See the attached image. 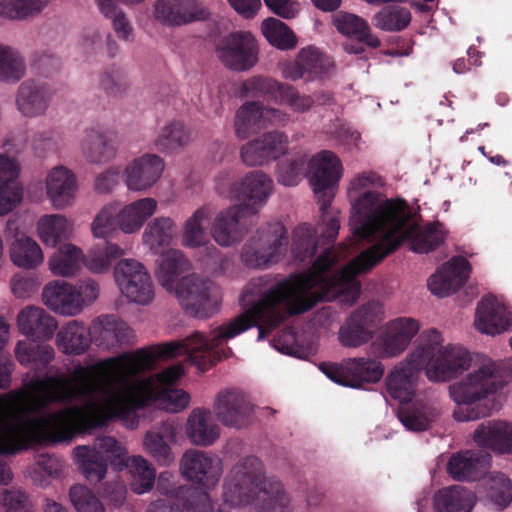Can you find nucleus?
Instances as JSON below:
<instances>
[{
    "label": "nucleus",
    "mask_w": 512,
    "mask_h": 512,
    "mask_svg": "<svg viewBox=\"0 0 512 512\" xmlns=\"http://www.w3.org/2000/svg\"><path fill=\"white\" fill-rule=\"evenodd\" d=\"M165 168L161 157L145 153L131 159L123 169L122 180L128 191L145 192L161 178Z\"/></svg>",
    "instance_id": "nucleus-17"
},
{
    "label": "nucleus",
    "mask_w": 512,
    "mask_h": 512,
    "mask_svg": "<svg viewBox=\"0 0 512 512\" xmlns=\"http://www.w3.org/2000/svg\"><path fill=\"white\" fill-rule=\"evenodd\" d=\"M286 84L265 76H253L243 83V92L249 97H267L278 104Z\"/></svg>",
    "instance_id": "nucleus-50"
},
{
    "label": "nucleus",
    "mask_w": 512,
    "mask_h": 512,
    "mask_svg": "<svg viewBox=\"0 0 512 512\" xmlns=\"http://www.w3.org/2000/svg\"><path fill=\"white\" fill-rule=\"evenodd\" d=\"M289 121L290 115L279 108L266 107L259 102H247L236 112L234 130L239 139H245L262 128L285 125Z\"/></svg>",
    "instance_id": "nucleus-15"
},
{
    "label": "nucleus",
    "mask_w": 512,
    "mask_h": 512,
    "mask_svg": "<svg viewBox=\"0 0 512 512\" xmlns=\"http://www.w3.org/2000/svg\"><path fill=\"white\" fill-rule=\"evenodd\" d=\"M114 279L121 294L130 302L146 305L153 300L154 288L151 277L139 261H118L114 267Z\"/></svg>",
    "instance_id": "nucleus-10"
},
{
    "label": "nucleus",
    "mask_w": 512,
    "mask_h": 512,
    "mask_svg": "<svg viewBox=\"0 0 512 512\" xmlns=\"http://www.w3.org/2000/svg\"><path fill=\"white\" fill-rule=\"evenodd\" d=\"M76 464L90 482L101 481L107 472V462L117 469L128 468L131 489L137 494L149 492L155 482V470L142 456H127V450L110 436L98 438L93 447L78 446L73 450Z\"/></svg>",
    "instance_id": "nucleus-6"
},
{
    "label": "nucleus",
    "mask_w": 512,
    "mask_h": 512,
    "mask_svg": "<svg viewBox=\"0 0 512 512\" xmlns=\"http://www.w3.org/2000/svg\"><path fill=\"white\" fill-rule=\"evenodd\" d=\"M343 165L332 151L324 150L315 154L308 162V178L311 188L323 211V223L319 225L321 239L317 243L331 242L336 239L340 228L339 219L325 213L330 205L339 181L343 176ZM316 241L312 228L307 224L299 225L293 232L292 253L294 258L304 262L315 252Z\"/></svg>",
    "instance_id": "nucleus-3"
},
{
    "label": "nucleus",
    "mask_w": 512,
    "mask_h": 512,
    "mask_svg": "<svg viewBox=\"0 0 512 512\" xmlns=\"http://www.w3.org/2000/svg\"><path fill=\"white\" fill-rule=\"evenodd\" d=\"M420 331V323L410 317H399L385 324L372 344L374 353L381 358L401 355Z\"/></svg>",
    "instance_id": "nucleus-13"
},
{
    "label": "nucleus",
    "mask_w": 512,
    "mask_h": 512,
    "mask_svg": "<svg viewBox=\"0 0 512 512\" xmlns=\"http://www.w3.org/2000/svg\"><path fill=\"white\" fill-rule=\"evenodd\" d=\"M10 243L9 256L16 267L34 270L43 264L45 259L43 249L32 237L24 233L15 234Z\"/></svg>",
    "instance_id": "nucleus-35"
},
{
    "label": "nucleus",
    "mask_w": 512,
    "mask_h": 512,
    "mask_svg": "<svg viewBox=\"0 0 512 512\" xmlns=\"http://www.w3.org/2000/svg\"><path fill=\"white\" fill-rule=\"evenodd\" d=\"M216 53L225 67L242 72L257 64L259 48L251 33L239 31L223 37L217 45Z\"/></svg>",
    "instance_id": "nucleus-12"
},
{
    "label": "nucleus",
    "mask_w": 512,
    "mask_h": 512,
    "mask_svg": "<svg viewBox=\"0 0 512 512\" xmlns=\"http://www.w3.org/2000/svg\"><path fill=\"white\" fill-rule=\"evenodd\" d=\"M487 461L471 451L460 452L451 456L447 464L448 474L458 481H473L480 477Z\"/></svg>",
    "instance_id": "nucleus-39"
},
{
    "label": "nucleus",
    "mask_w": 512,
    "mask_h": 512,
    "mask_svg": "<svg viewBox=\"0 0 512 512\" xmlns=\"http://www.w3.org/2000/svg\"><path fill=\"white\" fill-rule=\"evenodd\" d=\"M190 140V129L181 121H171L160 129L154 146L160 151L167 152L184 147Z\"/></svg>",
    "instance_id": "nucleus-44"
},
{
    "label": "nucleus",
    "mask_w": 512,
    "mask_h": 512,
    "mask_svg": "<svg viewBox=\"0 0 512 512\" xmlns=\"http://www.w3.org/2000/svg\"><path fill=\"white\" fill-rule=\"evenodd\" d=\"M379 312L377 305L362 307L353 313L340 328L339 341L345 347H359L371 336L369 325L374 322Z\"/></svg>",
    "instance_id": "nucleus-30"
},
{
    "label": "nucleus",
    "mask_w": 512,
    "mask_h": 512,
    "mask_svg": "<svg viewBox=\"0 0 512 512\" xmlns=\"http://www.w3.org/2000/svg\"><path fill=\"white\" fill-rule=\"evenodd\" d=\"M145 452L156 459L161 464H169L174 460L172 450L163 435L156 431H149L145 434L143 440Z\"/></svg>",
    "instance_id": "nucleus-55"
},
{
    "label": "nucleus",
    "mask_w": 512,
    "mask_h": 512,
    "mask_svg": "<svg viewBox=\"0 0 512 512\" xmlns=\"http://www.w3.org/2000/svg\"><path fill=\"white\" fill-rule=\"evenodd\" d=\"M287 231L280 222L261 226L245 244L241 260L249 268H267L277 263L287 246Z\"/></svg>",
    "instance_id": "nucleus-8"
},
{
    "label": "nucleus",
    "mask_w": 512,
    "mask_h": 512,
    "mask_svg": "<svg viewBox=\"0 0 512 512\" xmlns=\"http://www.w3.org/2000/svg\"><path fill=\"white\" fill-rule=\"evenodd\" d=\"M474 328L481 334L497 336L512 329V310L507 301L498 295L489 294L477 303Z\"/></svg>",
    "instance_id": "nucleus-14"
},
{
    "label": "nucleus",
    "mask_w": 512,
    "mask_h": 512,
    "mask_svg": "<svg viewBox=\"0 0 512 512\" xmlns=\"http://www.w3.org/2000/svg\"><path fill=\"white\" fill-rule=\"evenodd\" d=\"M21 166L18 160L0 153V216L11 212L23 197V188L18 181Z\"/></svg>",
    "instance_id": "nucleus-24"
},
{
    "label": "nucleus",
    "mask_w": 512,
    "mask_h": 512,
    "mask_svg": "<svg viewBox=\"0 0 512 512\" xmlns=\"http://www.w3.org/2000/svg\"><path fill=\"white\" fill-rule=\"evenodd\" d=\"M241 159L248 166H260L268 163L260 137L246 143L242 147Z\"/></svg>",
    "instance_id": "nucleus-63"
},
{
    "label": "nucleus",
    "mask_w": 512,
    "mask_h": 512,
    "mask_svg": "<svg viewBox=\"0 0 512 512\" xmlns=\"http://www.w3.org/2000/svg\"><path fill=\"white\" fill-rule=\"evenodd\" d=\"M176 228V223L171 217H156L145 227L142 242L153 252H158L160 248L173 242Z\"/></svg>",
    "instance_id": "nucleus-40"
},
{
    "label": "nucleus",
    "mask_w": 512,
    "mask_h": 512,
    "mask_svg": "<svg viewBox=\"0 0 512 512\" xmlns=\"http://www.w3.org/2000/svg\"><path fill=\"white\" fill-rule=\"evenodd\" d=\"M52 94L48 87L31 80L22 82L15 94V108L27 119L42 117L46 114Z\"/></svg>",
    "instance_id": "nucleus-23"
},
{
    "label": "nucleus",
    "mask_w": 512,
    "mask_h": 512,
    "mask_svg": "<svg viewBox=\"0 0 512 512\" xmlns=\"http://www.w3.org/2000/svg\"><path fill=\"white\" fill-rule=\"evenodd\" d=\"M476 495L461 485L443 487L432 496L434 512H472Z\"/></svg>",
    "instance_id": "nucleus-33"
},
{
    "label": "nucleus",
    "mask_w": 512,
    "mask_h": 512,
    "mask_svg": "<svg viewBox=\"0 0 512 512\" xmlns=\"http://www.w3.org/2000/svg\"><path fill=\"white\" fill-rule=\"evenodd\" d=\"M12 293L20 299L30 298L39 287V282L34 277L15 275L10 282Z\"/></svg>",
    "instance_id": "nucleus-62"
},
{
    "label": "nucleus",
    "mask_w": 512,
    "mask_h": 512,
    "mask_svg": "<svg viewBox=\"0 0 512 512\" xmlns=\"http://www.w3.org/2000/svg\"><path fill=\"white\" fill-rule=\"evenodd\" d=\"M279 70L286 79L296 81L304 77L305 71L302 63H300V55L294 61H283L279 63Z\"/></svg>",
    "instance_id": "nucleus-64"
},
{
    "label": "nucleus",
    "mask_w": 512,
    "mask_h": 512,
    "mask_svg": "<svg viewBox=\"0 0 512 512\" xmlns=\"http://www.w3.org/2000/svg\"><path fill=\"white\" fill-rule=\"evenodd\" d=\"M81 149L87 160L95 164L107 163L117 154L115 142L102 135H87L81 143Z\"/></svg>",
    "instance_id": "nucleus-45"
},
{
    "label": "nucleus",
    "mask_w": 512,
    "mask_h": 512,
    "mask_svg": "<svg viewBox=\"0 0 512 512\" xmlns=\"http://www.w3.org/2000/svg\"><path fill=\"white\" fill-rule=\"evenodd\" d=\"M273 347L283 354L304 358L306 351L296 342V337L291 331H284L273 340Z\"/></svg>",
    "instance_id": "nucleus-60"
},
{
    "label": "nucleus",
    "mask_w": 512,
    "mask_h": 512,
    "mask_svg": "<svg viewBox=\"0 0 512 512\" xmlns=\"http://www.w3.org/2000/svg\"><path fill=\"white\" fill-rule=\"evenodd\" d=\"M349 227L355 238L369 245L349 264L341 266L345 246L325 250L305 273L274 285L256 303H244V312L212 332L207 338L195 332L182 341L138 349L101 360L91 366L77 365L62 384L81 431L111 419L126 420L151 403L176 413L190 403V396L171 386L183 377L182 364L141 377L160 360L186 354L200 370L221 359L218 347L249 328H258V340L275 329L288 314L310 309L319 300L339 299L352 304L360 293L356 276L373 267V200H348Z\"/></svg>",
    "instance_id": "nucleus-1"
},
{
    "label": "nucleus",
    "mask_w": 512,
    "mask_h": 512,
    "mask_svg": "<svg viewBox=\"0 0 512 512\" xmlns=\"http://www.w3.org/2000/svg\"><path fill=\"white\" fill-rule=\"evenodd\" d=\"M440 413V407L435 402L416 403L400 409L398 418L407 430L420 432L428 429Z\"/></svg>",
    "instance_id": "nucleus-38"
},
{
    "label": "nucleus",
    "mask_w": 512,
    "mask_h": 512,
    "mask_svg": "<svg viewBox=\"0 0 512 512\" xmlns=\"http://www.w3.org/2000/svg\"><path fill=\"white\" fill-rule=\"evenodd\" d=\"M70 499L77 512H105V507L97 495L83 485L70 489Z\"/></svg>",
    "instance_id": "nucleus-54"
},
{
    "label": "nucleus",
    "mask_w": 512,
    "mask_h": 512,
    "mask_svg": "<svg viewBox=\"0 0 512 512\" xmlns=\"http://www.w3.org/2000/svg\"><path fill=\"white\" fill-rule=\"evenodd\" d=\"M117 202L111 201L102 206L90 223V231L94 238L106 239L118 229Z\"/></svg>",
    "instance_id": "nucleus-49"
},
{
    "label": "nucleus",
    "mask_w": 512,
    "mask_h": 512,
    "mask_svg": "<svg viewBox=\"0 0 512 512\" xmlns=\"http://www.w3.org/2000/svg\"><path fill=\"white\" fill-rule=\"evenodd\" d=\"M124 255V250L116 243L107 241L103 247L93 248L86 260L87 268L94 273L109 270L112 263Z\"/></svg>",
    "instance_id": "nucleus-51"
},
{
    "label": "nucleus",
    "mask_w": 512,
    "mask_h": 512,
    "mask_svg": "<svg viewBox=\"0 0 512 512\" xmlns=\"http://www.w3.org/2000/svg\"><path fill=\"white\" fill-rule=\"evenodd\" d=\"M0 503L7 512H33L31 500L20 490H5L0 494Z\"/></svg>",
    "instance_id": "nucleus-58"
},
{
    "label": "nucleus",
    "mask_w": 512,
    "mask_h": 512,
    "mask_svg": "<svg viewBox=\"0 0 512 512\" xmlns=\"http://www.w3.org/2000/svg\"><path fill=\"white\" fill-rule=\"evenodd\" d=\"M26 62L20 51L0 43V81L14 84L26 75Z\"/></svg>",
    "instance_id": "nucleus-43"
},
{
    "label": "nucleus",
    "mask_w": 512,
    "mask_h": 512,
    "mask_svg": "<svg viewBox=\"0 0 512 512\" xmlns=\"http://www.w3.org/2000/svg\"><path fill=\"white\" fill-rule=\"evenodd\" d=\"M329 100L328 95L321 94L315 99L313 96L302 94L295 87L286 84L278 104L288 106L295 113H305L314 106L316 101L324 104Z\"/></svg>",
    "instance_id": "nucleus-53"
},
{
    "label": "nucleus",
    "mask_w": 512,
    "mask_h": 512,
    "mask_svg": "<svg viewBox=\"0 0 512 512\" xmlns=\"http://www.w3.org/2000/svg\"><path fill=\"white\" fill-rule=\"evenodd\" d=\"M511 365L512 362L495 361L486 354L471 352L429 328L419 334L412 350L389 372L386 390L391 398L404 403L415 395L422 370L434 383L456 379L448 388L455 403L452 416L457 422H469L489 415L481 402L508 382Z\"/></svg>",
    "instance_id": "nucleus-2"
},
{
    "label": "nucleus",
    "mask_w": 512,
    "mask_h": 512,
    "mask_svg": "<svg viewBox=\"0 0 512 512\" xmlns=\"http://www.w3.org/2000/svg\"><path fill=\"white\" fill-rule=\"evenodd\" d=\"M213 214L211 206L203 205L184 221L180 232L182 246L190 249L207 248L211 252H217L208 233Z\"/></svg>",
    "instance_id": "nucleus-26"
},
{
    "label": "nucleus",
    "mask_w": 512,
    "mask_h": 512,
    "mask_svg": "<svg viewBox=\"0 0 512 512\" xmlns=\"http://www.w3.org/2000/svg\"><path fill=\"white\" fill-rule=\"evenodd\" d=\"M223 501L230 507L251 506L255 512H292L293 503L283 484L267 477L254 457L243 459L229 473Z\"/></svg>",
    "instance_id": "nucleus-4"
},
{
    "label": "nucleus",
    "mask_w": 512,
    "mask_h": 512,
    "mask_svg": "<svg viewBox=\"0 0 512 512\" xmlns=\"http://www.w3.org/2000/svg\"><path fill=\"white\" fill-rule=\"evenodd\" d=\"M185 433L192 444L207 447L219 439L220 428L210 411L194 409L187 419Z\"/></svg>",
    "instance_id": "nucleus-34"
},
{
    "label": "nucleus",
    "mask_w": 512,
    "mask_h": 512,
    "mask_svg": "<svg viewBox=\"0 0 512 512\" xmlns=\"http://www.w3.org/2000/svg\"><path fill=\"white\" fill-rule=\"evenodd\" d=\"M182 474L190 481L204 487H213L222 473L221 460L198 450L186 451L181 459Z\"/></svg>",
    "instance_id": "nucleus-19"
},
{
    "label": "nucleus",
    "mask_w": 512,
    "mask_h": 512,
    "mask_svg": "<svg viewBox=\"0 0 512 512\" xmlns=\"http://www.w3.org/2000/svg\"><path fill=\"white\" fill-rule=\"evenodd\" d=\"M154 18L169 26L206 19L208 11L197 0H156Z\"/></svg>",
    "instance_id": "nucleus-21"
},
{
    "label": "nucleus",
    "mask_w": 512,
    "mask_h": 512,
    "mask_svg": "<svg viewBox=\"0 0 512 512\" xmlns=\"http://www.w3.org/2000/svg\"><path fill=\"white\" fill-rule=\"evenodd\" d=\"M90 333L100 345L113 346L127 337L128 326L114 316H102L93 322Z\"/></svg>",
    "instance_id": "nucleus-42"
},
{
    "label": "nucleus",
    "mask_w": 512,
    "mask_h": 512,
    "mask_svg": "<svg viewBox=\"0 0 512 512\" xmlns=\"http://www.w3.org/2000/svg\"><path fill=\"white\" fill-rule=\"evenodd\" d=\"M267 8L283 19H294L300 11L301 5L297 0H263Z\"/></svg>",
    "instance_id": "nucleus-61"
},
{
    "label": "nucleus",
    "mask_w": 512,
    "mask_h": 512,
    "mask_svg": "<svg viewBox=\"0 0 512 512\" xmlns=\"http://www.w3.org/2000/svg\"><path fill=\"white\" fill-rule=\"evenodd\" d=\"M35 232L40 242L49 248L72 237L74 223L60 213L44 214L36 222Z\"/></svg>",
    "instance_id": "nucleus-32"
},
{
    "label": "nucleus",
    "mask_w": 512,
    "mask_h": 512,
    "mask_svg": "<svg viewBox=\"0 0 512 512\" xmlns=\"http://www.w3.org/2000/svg\"><path fill=\"white\" fill-rule=\"evenodd\" d=\"M471 271V265L466 258L452 257L429 277L428 288L438 297H447L459 291L467 283Z\"/></svg>",
    "instance_id": "nucleus-18"
},
{
    "label": "nucleus",
    "mask_w": 512,
    "mask_h": 512,
    "mask_svg": "<svg viewBox=\"0 0 512 512\" xmlns=\"http://www.w3.org/2000/svg\"><path fill=\"white\" fill-rule=\"evenodd\" d=\"M300 63L310 80L326 77L333 68L331 59L319 49L309 46L299 51Z\"/></svg>",
    "instance_id": "nucleus-48"
},
{
    "label": "nucleus",
    "mask_w": 512,
    "mask_h": 512,
    "mask_svg": "<svg viewBox=\"0 0 512 512\" xmlns=\"http://www.w3.org/2000/svg\"><path fill=\"white\" fill-rule=\"evenodd\" d=\"M19 332L35 340H50L58 328L55 317L40 306L27 305L16 318Z\"/></svg>",
    "instance_id": "nucleus-25"
},
{
    "label": "nucleus",
    "mask_w": 512,
    "mask_h": 512,
    "mask_svg": "<svg viewBox=\"0 0 512 512\" xmlns=\"http://www.w3.org/2000/svg\"><path fill=\"white\" fill-rule=\"evenodd\" d=\"M188 269L189 261L183 253L172 249L160 256L156 275L160 284L175 294L186 311L199 318L209 317L221 305V290L213 282L196 275L181 277Z\"/></svg>",
    "instance_id": "nucleus-5"
},
{
    "label": "nucleus",
    "mask_w": 512,
    "mask_h": 512,
    "mask_svg": "<svg viewBox=\"0 0 512 512\" xmlns=\"http://www.w3.org/2000/svg\"><path fill=\"white\" fill-rule=\"evenodd\" d=\"M99 286L93 280H85L75 284L52 280L42 289L41 301L52 312L66 316H77L96 301Z\"/></svg>",
    "instance_id": "nucleus-7"
},
{
    "label": "nucleus",
    "mask_w": 512,
    "mask_h": 512,
    "mask_svg": "<svg viewBox=\"0 0 512 512\" xmlns=\"http://www.w3.org/2000/svg\"><path fill=\"white\" fill-rule=\"evenodd\" d=\"M261 31L266 40L278 49L289 50L297 45L295 33L279 19H265L261 24Z\"/></svg>",
    "instance_id": "nucleus-47"
},
{
    "label": "nucleus",
    "mask_w": 512,
    "mask_h": 512,
    "mask_svg": "<svg viewBox=\"0 0 512 512\" xmlns=\"http://www.w3.org/2000/svg\"><path fill=\"white\" fill-rule=\"evenodd\" d=\"M157 209L158 202L152 197L139 198L124 205L117 202L119 231L126 235L138 233L145 222L157 212Z\"/></svg>",
    "instance_id": "nucleus-28"
},
{
    "label": "nucleus",
    "mask_w": 512,
    "mask_h": 512,
    "mask_svg": "<svg viewBox=\"0 0 512 512\" xmlns=\"http://www.w3.org/2000/svg\"><path fill=\"white\" fill-rule=\"evenodd\" d=\"M305 160L302 156L290 157L282 161L277 169L278 182L285 186H294L302 178Z\"/></svg>",
    "instance_id": "nucleus-56"
},
{
    "label": "nucleus",
    "mask_w": 512,
    "mask_h": 512,
    "mask_svg": "<svg viewBox=\"0 0 512 512\" xmlns=\"http://www.w3.org/2000/svg\"><path fill=\"white\" fill-rule=\"evenodd\" d=\"M86 257L78 246L66 243L49 257L48 268L51 273L59 277H72L76 275L83 265H86Z\"/></svg>",
    "instance_id": "nucleus-36"
},
{
    "label": "nucleus",
    "mask_w": 512,
    "mask_h": 512,
    "mask_svg": "<svg viewBox=\"0 0 512 512\" xmlns=\"http://www.w3.org/2000/svg\"><path fill=\"white\" fill-rule=\"evenodd\" d=\"M267 162L285 154L288 145L287 136L282 132H270L260 137Z\"/></svg>",
    "instance_id": "nucleus-57"
},
{
    "label": "nucleus",
    "mask_w": 512,
    "mask_h": 512,
    "mask_svg": "<svg viewBox=\"0 0 512 512\" xmlns=\"http://www.w3.org/2000/svg\"><path fill=\"white\" fill-rule=\"evenodd\" d=\"M332 21L336 29L343 35L355 36L372 48H377L380 45V40L370 33L367 22L359 16L338 12L333 15Z\"/></svg>",
    "instance_id": "nucleus-41"
},
{
    "label": "nucleus",
    "mask_w": 512,
    "mask_h": 512,
    "mask_svg": "<svg viewBox=\"0 0 512 512\" xmlns=\"http://www.w3.org/2000/svg\"><path fill=\"white\" fill-rule=\"evenodd\" d=\"M473 441L482 448L498 453H512V422L490 420L478 425Z\"/></svg>",
    "instance_id": "nucleus-29"
},
{
    "label": "nucleus",
    "mask_w": 512,
    "mask_h": 512,
    "mask_svg": "<svg viewBox=\"0 0 512 512\" xmlns=\"http://www.w3.org/2000/svg\"><path fill=\"white\" fill-rule=\"evenodd\" d=\"M411 13L404 7H387L377 12L372 18V24L384 31H400L408 26Z\"/></svg>",
    "instance_id": "nucleus-52"
},
{
    "label": "nucleus",
    "mask_w": 512,
    "mask_h": 512,
    "mask_svg": "<svg viewBox=\"0 0 512 512\" xmlns=\"http://www.w3.org/2000/svg\"><path fill=\"white\" fill-rule=\"evenodd\" d=\"M95 3L100 13L111 21L112 28L119 39L125 41L133 40V25L117 2L95 0Z\"/></svg>",
    "instance_id": "nucleus-46"
},
{
    "label": "nucleus",
    "mask_w": 512,
    "mask_h": 512,
    "mask_svg": "<svg viewBox=\"0 0 512 512\" xmlns=\"http://www.w3.org/2000/svg\"><path fill=\"white\" fill-rule=\"evenodd\" d=\"M207 493L181 489L176 495L166 494L151 503L148 512H211Z\"/></svg>",
    "instance_id": "nucleus-27"
},
{
    "label": "nucleus",
    "mask_w": 512,
    "mask_h": 512,
    "mask_svg": "<svg viewBox=\"0 0 512 512\" xmlns=\"http://www.w3.org/2000/svg\"><path fill=\"white\" fill-rule=\"evenodd\" d=\"M217 190L220 195L229 199L241 201L239 206L248 214H256L266 204L273 191V182L262 171H251L227 186L218 182Z\"/></svg>",
    "instance_id": "nucleus-9"
},
{
    "label": "nucleus",
    "mask_w": 512,
    "mask_h": 512,
    "mask_svg": "<svg viewBox=\"0 0 512 512\" xmlns=\"http://www.w3.org/2000/svg\"><path fill=\"white\" fill-rule=\"evenodd\" d=\"M320 370L333 382L352 388L378 382L384 371L379 361L366 358L348 359L340 364L324 363Z\"/></svg>",
    "instance_id": "nucleus-11"
},
{
    "label": "nucleus",
    "mask_w": 512,
    "mask_h": 512,
    "mask_svg": "<svg viewBox=\"0 0 512 512\" xmlns=\"http://www.w3.org/2000/svg\"><path fill=\"white\" fill-rule=\"evenodd\" d=\"M42 185L46 199L54 209L65 210L75 204L78 178L68 166L58 164L48 169Z\"/></svg>",
    "instance_id": "nucleus-16"
},
{
    "label": "nucleus",
    "mask_w": 512,
    "mask_h": 512,
    "mask_svg": "<svg viewBox=\"0 0 512 512\" xmlns=\"http://www.w3.org/2000/svg\"><path fill=\"white\" fill-rule=\"evenodd\" d=\"M247 214L240 206H230L219 211L211 225V235L221 247H231L240 243L247 234V228L240 219Z\"/></svg>",
    "instance_id": "nucleus-22"
},
{
    "label": "nucleus",
    "mask_w": 512,
    "mask_h": 512,
    "mask_svg": "<svg viewBox=\"0 0 512 512\" xmlns=\"http://www.w3.org/2000/svg\"><path fill=\"white\" fill-rule=\"evenodd\" d=\"M123 170L120 166H110L99 173L94 181V189L101 194L111 193L120 183Z\"/></svg>",
    "instance_id": "nucleus-59"
},
{
    "label": "nucleus",
    "mask_w": 512,
    "mask_h": 512,
    "mask_svg": "<svg viewBox=\"0 0 512 512\" xmlns=\"http://www.w3.org/2000/svg\"><path fill=\"white\" fill-rule=\"evenodd\" d=\"M90 334L84 324L71 320L56 334V345L66 355H80L90 346Z\"/></svg>",
    "instance_id": "nucleus-37"
},
{
    "label": "nucleus",
    "mask_w": 512,
    "mask_h": 512,
    "mask_svg": "<svg viewBox=\"0 0 512 512\" xmlns=\"http://www.w3.org/2000/svg\"><path fill=\"white\" fill-rule=\"evenodd\" d=\"M479 493L487 507L502 511L512 503V481L502 472L487 473L482 478Z\"/></svg>",
    "instance_id": "nucleus-31"
},
{
    "label": "nucleus",
    "mask_w": 512,
    "mask_h": 512,
    "mask_svg": "<svg viewBox=\"0 0 512 512\" xmlns=\"http://www.w3.org/2000/svg\"><path fill=\"white\" fill-rule=\"evenodd\" d=\"M214 411L225 426L241 428L248 424L253 406L243 392L229 389L218 393Z\"/></svg>",
    "instance_id": "nucleus-20"
}]
</instances>
